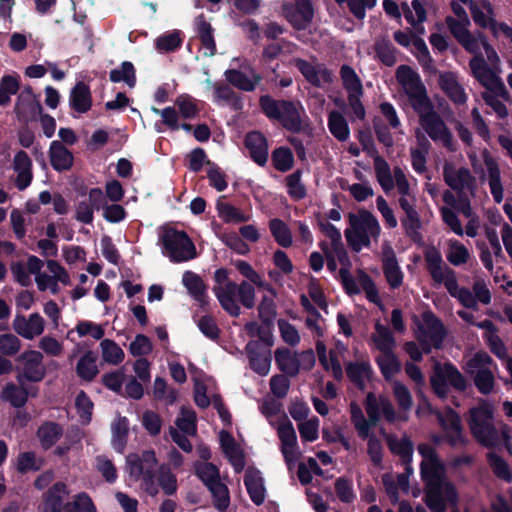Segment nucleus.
<instances>
[{"mask_svg":"<svg viewBox=\"0 0 512 512\" xmlns=\"http://www.w3.org/2000/svg\"><path fill=\"white\" fill-rule=\"evenodd\" d=\"M418 452L422 456L421 476L426 484V504L432 512H445L447 503H457L456 487L448 480L446 466L432 446L420 444Z\"/></svg>","mask_w":512,"mask_h":512,"instance_id":"obj_1","label":"nucleus"},{"mask_svg":"<svg viewBox=\"0 0 512 512\" xmlns=\"http://www.w3.org/2000/svg\"><path fill=\"white\" fill-rule=\"evenodd\" d=\"M261 412L270 419L275 426L280 440V451L284 457L289 470H292L301 457V451L297 441L295 429L284 413H281L279 421L273 422L272 417L278 415L280 406L274 401H267L262 404Z\"/></svg>","mask_w":512,"mask_h":512,"instance_id":"obj_2","label":"nucleus"},{"mask_svg":"<svg viewBox=\"0 0 512 512\" xmlns=\"http://www.w3.org/2000/svg\"><path fill=\"white\" fill-rule=\"evenodd\" d=\"M467 424L474 439L485 447L499 444L498 423L495 420V407L481 401L468 411Z\"/></svg>","mask_w":512,"mask_h":512,"instance_id":"obj_3","label":"nucleus"},{"mask_svg":"<svg viewBox=\"0 0 512 512\" xmlns=\"http://www.w3.org/2000/svg\"><path fill=\"white\" fill-rule=\"evenodd\" d=\"M381 227L377 218L367 210L350 214L349 227L345 230L348 245L355 252L368 248L371 241H378Z\"/></svg>","mask_w":512,"mask_h":512,"instance_id":"obj_4","label":"nucleus"},{"mask_svg":"<svg viewBox=\"0 0 512 512\" xmlns=\"http://www.w3.org/2000/svg\"><path fill=\"white\" fill-rule=\"evenodd\" d=\"M415 112L419 121V127L415 131H420L424 136L427 135L435 144L442 146L449 152L457 150V142L453 133L435 110L433 102Z\"/></svg>","mask_w":512,"mask_h":512,"instance_id":"obj_5","label":"nucleus"},{"mask_svg":"<svg viewBox=\"0 0 512 512\" xmlns=\"http://www.w3.org/2000/svg\"><path fill=\"white\" fill-rule=\"evenodd\" d=\"M157 458L153 450H144L141 454L131 453L126 457L125 471L135 482L140 481V487L151 496L158 494L154 470Z\"/></svg>","mask_w":512,"mask_h":512,"instance_id":"obj_6","label":"nucleus"},{"mask_svg":"<svg viewBox=\"0 0 512 512\" xmlns=\"http://www.w3.org/2000/svg\"><path fill=\"white\" fill-rule=\"evenodd\" d=\"M468 159L471 167L481 181L488 182L490 192L496 203H501L504 199V189L501 181L500 167L494 157L488 150L484 149L480 154L474 151L468 153Z\"/></svg>","mask_w":512,"mask_h":512,"instance_id":"obj_7","label":"nucleus"},{"mask_svg":"<svg viewBox=\"0 0 512 512\" xmlns=\"http://www.w3.org/2000/svg\"><path fill=\"white\" fill-rule=\"evenodd\" d=\"M396 80L414 111L432 102L420 75L410 66L400 65L396 70Z\"/></svg>","mask_w":512,"mask_h":512,"instance_id":"obj_8","label":"nucleus"},{"mask_svg":"<svg viewBox=\"0 0 512 512\" xmlns=\"http://www.w3.org/2000/svg\"><path fill=\"white\" fill-rule=\"evenodd\" d=\"M260 104L269 118L279 120L287 129L292 131L301 129L304 110L299 104L275 101L268 96L261 97Z\"/></svg>","mask_w":512,"mask_h":512,"instance_id":"obj_9","label":"nucleus"},{"mask_svg":"<svg viewBox=\"0 0 512 512\" xmlns=\"http://www.w3.org/2000/svg\"><path fill=\"white\" fill-rule=\"evenodd\" d=\"M466 372L473 377L477 389L482 394H489L495 385L494 370H497L493 359L484 351L475 353L465 364Z\"/></svg>","mask_w":512,"mask_h":512,"instance_id":"obj_10","label":"nucleus"},{"mask_svg":"<svg viewBox=\"0 0 512 512\" xmlns=\"http://www.w3.org/2000/svg\"><path fill=\"white\" fill-rule=\"evenodd\" d=\"M195 472L211 492L214 506L220 511L226 510L230 504L229 491L221 480L217 466L209 462L197 463Z\"/></svg>","mask_w":512,"mask_h":512,"instance_id":"obj_11","label":"nucleus"},{"mask_svg":"<svg viewBox=\"0 0 512 512\" xmlns=\"http://www.w3.org/2000/svg\"><path fill=\"white\" fill-rule=\"evenodd\" d=\"M469 68L472 76L492 93L501 96L507 100L509 93L499 77L500 68L488 65L482 56H474L469 61Z\"/></svg>","mask_w":512,"mask_h":512,"instance_id":"obj_12","label":"nucleus"},{"mask_svg":"<svg viewBox=\"0 0 512 512\" xmlns=\"http://www.w3.org/2000/svg\"><path fill=\"white\" fill-rule=\"evenodd\" d=\"M274 358L278 369L291 377L298 375L301 369L311 370L315 364L312 350L298 353L286 347H279L274 352Z\"/></svg>","mask_w":512,"mask_h":512,"instance_id":"obj_13","label":"nucleus"},{"mask_svg":"<svg viewBox=\"0 0 512 512\" xmlns=\"http://www.w3.org/2000/svg\"><path fill=\"white\" fill-rule=\"evenodd\" d=\"M430 381L433 391L441 399L448 396L449 386L459 391H463L466 388L464 376L451 363H436Z\"/></svg>","mask_w":512,"mask_h":512,"instance_id":"obj_14","label":"nucleus"},{"mask_svg":"<svg viewBox=\"0 0 512 512\" xmlns=\"http://www.w3.org/2000/svg\"><path fill=\"white\" fill-rule=\"evenodd\" d=\"M424 258L433 281L436 284H443L449 294L455 297L459 289L456 273L444 263L441 253L431 247L425 251Z\"/></svg>","mask_w":512,"mask_h":512,"instance_id":"obj_15","label":"nucleus"},{"mask_svg":"<svg viewBox=\"0 0 512 512\" xmlns=\"http://www.w3.org/2000/svg\"><path fill=\"white\" fill-rule=\"evenodd\" d=\"M161 239L164 254L174 262H185L196 256L194 244L183 231L166 229Z\"/></svg>","mask_w":512,"mask_h":512,"instance_id":"obj_16","label":"nucleus"},{"mask_svg":"<svg viewBox=\"0 0 512 512\" xmlns=\"http://www.w3.org/2000/svg\"><path fill=\"white\" fill-rule=\"evenodd\" d=\"M415 336L421 343L422 350L429 353L431 349L439 348L445 337V330L441 321L431 312H424L417 322Z\"/></svg>","mask_w":512,"mask_h":512,"instance_id":"obj_17","label":"nucleus"},{"mask_svg":"<svg viewBox=\"0 0 512 512\" xmlns=\"http://www.w3.org/2000/svg\"><path fill=\"white\" fill-rule=\"evenodd\" d=\"M43 354L37 350H28L17 358V381L24 386L26 382H39L46 374Z\"/></svg>","mask_w":512,"mask_h":512,"instance_id":"obj_18","label":"nucleus"},{"mask_svg":"<svg viewBox=\"0 0 512 512\" xmlns=\"http://www.w3.org/2000/svg\"><path fill=\"white\" fill-rule=\"evenodd\" d=\"M339 276L348 294H359L361 291H364L370 302L381 305V299L379 297L377 287L366 272L358 270L357 278L354 279L347 268H341Z\"/></svg>","mask_w":512,"mask_h":512,"instance_id":"obj_19","label":"nucleus"},{"mask_svg":"<svg viewBox=\"0 0 512 512\" xmlns=\"http://www.w3.org/2000/svg\"><path fill=\"white\" fill-rule=\"evenodd\" d=\"M443 180L447 186L457 192L475 193L476 178L472 172L454 162L445 161L443 164Z\"/></svg>","mask_w":512,"mask_h":512,"instance_id":"obj_20","label":"nucleus"},{"mask_svg":"<svg viewBox=\"0 0 512 512\" xmlns=\"http://www.w3.org/2000/svg\"><path fill=\"white\" fill-rule=\"evenodd\" d=\"M436 416L450 446L463 447L468 443V439L463 433L461 419L455 411L452 409H447L444 412L437 411Z\"/></svg>","mask_w":512,"mask_h":512,"instance_id":"obj_21","label":"nucleus"},{"mask_svg":"<svg viewBox=\"0 0 512 512\" xmlns=\"http://www.w3.org/2000/svg\"><path fill=\"white\" fill-rule=\"evenodd\" d=\"M455 298L466 308L477 310L478 302L483 305H489L492 300V295L487 282L483 278L478 277L475 278L473 282L472 291L464 287H459Z\"/></svg>","mask_w":512,"mask_h":512,"instance_id":"obj_22","label":"nucleus"},{"mask_svg":"<svg viewBox=\"0 0 512 512\" xmlns=\"http://www.w3.org/2000/svg\"><path fill=\"white\" fill-rule=\"evenodd\" d=\"M471 17L476 25L484 29H490L495 35H499V26L495 19L494 8L489 0H473L469 2Z\"/></svg>","mask_w":512,"mask_h":512,"instance_id":"obj_23","label":"nucleus"},{"mask_svg":"<svg viewBox=\"0 0 512 512\" xmlns=\"http://www.w3.org/2000/svg\"><path fill=\"white\" fill-rule=\"evenodd\" d=\"M284 16L298 30L310 26L314 17V9L310 0H295L294 4L284 6Z\"/></svg>","mask_w":512,"mask_h":512,"instance_id":"obj_24","label":"nucleus"},{"mask_svg":"<svg viewBox=\"0 0 512 512\" xmlns=\"http://www.w3.org/2000/svg\"><path fill=\"white\" fill-rule=\"evenodd\" d=\"M14 331L26 340H33L45 330V320L39 313L29 316L17 314L12 322Z\"/></svg>","mask_w":512,"mask_h":512,"instance_id":"obj_25","label":"nucleus"},{"mask_svg":"<svg viewBox=\"0 0 512 512\" xmlns=\"http://www.w3.org/2000/svg\"><path fill=\"white\" fill-rule=\"evenodd\" d=\"M438 85L443 91V93L455 105L466 104L468 100V95L457 73L452 71L439 73Z\"/></svg>","mask_w":512,"mask_h":512,"instance_id":"obj_26","label":"nucleus"},{"mask_svg":"<svg viewBox=\"0 0 512 512\" xmlns=\"http://www.w3.org/2000/svg\"><path fill=\"white\" fill-rule=\"evenodd\" d=\"M365 409L371 422V428L374 427L380 418V415L389 422L396 420V414L391 402L385 397H377L373 393H368L366 397Z\"/></svg>","mask_w":512,"mask_h":512,"instance_id":"obj_27","label":"nucleus"},{"mask_svg":"<svg viewBox=\"0 0 512 512\" xmlns=\"http://www.w3.org/2000/svg\"><path fill=\"white\" fill-rule=\"evenodd\" d=\"M293 64L314 86L321 87L332 82L331 72L322 64H312L300 58L294 59Z\"/></svg>","mask_w":512,"mask_h":512,"instance_id":"obj_28","label":"nucleus"},{"mask_svg":"<svg viewBox=\"0 0 512 512\" xmlns=\"http://www.w3.org/2000/svg\"><path fill=\"white\" fill-rule=\"evenodd\" d=\"M42 110V107L31 87H24L19 93L15 111L19 118L27 121L33 119Z\"/></svg>","mask_w":512,"mask_h":512,"instance_id":"obj_29","label":"nucleus"},{"mask_svg":"<svg viewBox=\"0 0 512 512\" xmlns=\"http://www.w3.org/2000/svg\"><path fill=\"white\" fill-rule=\"evenodd\" d=\"M383 272L390 288L396 289L403 283V273L393 249L389 245L383 247Z\"/></svg>","mask_w":512,"mask_h":512,"instance_id":"obj_30","label":"nucleus"},{"mask_svg":"<svg viewBox=\"0 0 512 512\" xmlns=\"http://www.w3.org/2000/svg\"><path fill=\"white\" fill-rule=\"evenodd\" d=\"M213 292L221 307L231 316L237 317L240 314V306L237 302V284L226 283L222 286H214Z\"/></svg>","mask_w":512,"mask_h":512,"instance_id":"obj_31","label":"nucleus"},{"mask_svg":"<svg viewBox=\"0 0 512 512\" xmlns=\"http://www.w3.org/2000/svg\"><path fill=\"white\" fill-rule=\"evenodd\" d=\"M394 178L399 197V205L406 212L416 210V197L410 191V185L404 171L400 167H394Z\"/></svg>","mask_w":512,"mask_h":512,"instance_id":"obj_32","label":"nucleus"},{"mask_svg":"<svg viewBox=\"0 0 512 512\" xmlns=\"http://www.w3.org/2000/svg\"><path fill=\"white\" fill-rule=\"evenodd\" d=\"M13 170L17 174L16 186L20 190L27 188L32 181V161L24 151H18L13 159Z\"/></svg>","mask_w":512,"mask_h":512,"instance_id":"obj_33","label":"nucleus"},{"mask_svg":"<svg viewBox=\"0 0 512 512\" xmlns=\"http://www.w3.org/2000/svg\"><path fill=\"white\" fill-rule=\"evenodd\" d=\"M385 492L393 504L399 502V493L409 489L408 475L406 473H386L382 476Z\"/></svg>","mask_w":512,"mask_h":512,"instance_id":"obj_34","label":"nucleus"},{"mask_svg":"<svg viewBox=\"0 0 512 512\" xmlns=\"http://www.w3.org/2000/svg\"><path fill=\"white\" fill-rule=\"evenodd\" d=\"M414 133L418 146L410 149L411 164L417 173L422 174L426 171L427 154L431 144L420 131Z\"/></svg>","mask_w":512,"mask_h":512,"instance_id":"obj_35","label":"nucleus"},{"mask_svg":"<svg viewBox=\"0 0 512 512\" xmlns=\"http://www.w3.org/2000/svg\"><path fill=\"white\" fill-rule=\"evenodd\" d=\"M245 143L254 161L259 165H264L268 158V145L265 137L259 132H251L247 134Z\"/></svg>","mask_w":512,"mask_h":512,"instance_id":"obj_36","label":"nucleus"},{"mask_svg":"<svg viewBox=\"0 0 512 512\" xmlns=\"http://www.w3.org/2000/svg\"><path fill=\"white\" fill-rule=\"evenodd\" d=\"M50 162L57 171L68 170L73 164L72 153L59 141H52L49 149Z\"/></svg>","mask_w":512,"mask_h":512,"instance_id":"obj_37","label":"nucleus"},{"mask_svg":"<svg viewBox=\"0 0 512 512\" xmlns=\"http://www.w3.org/2000/svg\"><path fill=\"white\" fill-rule=\"evenodd\" d=\"M259 288L263 291L261 301L258 305L259 316L263 321L269 322L276 316L275 299L277 297V293L267 282Z\"/></svg>","mask_w":512,"mask_h":512,"instance_id":"obj_38","label":"nucleus"},{"mask_svg":"<svg viewBox=\"0 0 512 512\" xmlns=\"http://www.w3.org/2000/svg\"><path fill=\"white\" fill-rule=\"evenodd\" d=\"M371 343L373 347L381 353L391 352L396 346L392 332L387 326L380 322H376L375 324V330L371 334Z\"/></svg>","mask_w":512,"mask_h":512,"instance_id":"obj_39","label":"nucleus"},{"mask_svg":"<svg viewBox=\"0 0 512 512\" xmlns=\"http://www.w3.org/2000/svg\"><path fill=\"white\" fill-rule=\"evenodd\" d=\"M244 481L252 501L257 505L262 504L265 499V488L260 472L248 469Z\"/></svg>","mask_w":512,"mask_h":512,"instance_id":"obj_40","label":"nucleus"},{"mask_svg":"<svg viewBox=\"0 0 512 512\" xmlns=\"http://www.w3.org/2000/svg\"><path fill=\"white\" fill-rule=\"evenodd\" d=\"M256 343L249 342L247 351L252 369L261 376H266L271 367V355L269 351H256Z\"/></svg>","mask_w":512,"mask_h":512,"instance_id":"obj_41","label":"nucleus"},{"mask_svg":"<svg viewBox=\"0 0 512 512\" xmlns=\"http://www.w3.org/2000/svg\"><path fill=\"white\" fill-rule=\"evenodd\" d=\"M226 79L235 87L238 89L244 90V91H252L255 89L256 85L260 82L261 77L255 73L254 71H250L249 75H246L245 73L231 69L227 70L226 73Z\"/></svg>","mask_w":512,"mask_h":512,"instance_id":"obj_42","label":"nucleus"},{"mask_svg":"<svg viewBox=\"0 0 512 512\" xmlns=\"http://www.w3.org/2000/svg\"><path fill=\"white\" fill-rule=\"evenodd\" d=\"M71 107L79 112H87L92 105L91 94L88 86L83 82H78L70 94Z\"/></svg>","mask_w":512,"mask_h":512,"instance_id":"obj_43","label":"nucleus"},{"mask_svg":"<svg viewBox=\"0 0 512 512\" xmlns=\"http://www.w3.org/2000/svg\"><path fill=\"white\" fill-rule=\"evenodd\" d=\"M346 372L355 384L363 388L365 382L370 379L371 365L366 359H357L355 362L347 363Z\"/></svg>","mask_w":512,"mask_h":512,"instance_id":"obj_44","label":"nucleus"},{"mask_svg":"<svg viewBox=\"0 0 512 512\" xmlns=\"http://www.w3.org/2000/svg\"><path fill=\"white\" fill-rule=\"evenodd\" d=\"M182 283L195 300L202 305L206 303V286L199 275L186 271L183 274Z\"/></svg>","mask_w":512,"mask_h":512,"instance_id":"obj_45","label":"nucleus"},{"mask_svg":"<svg viewBox=\"0 0 512 512\" xmlns=\"http://www.w3.org/2000/svg\"><path fill=\"white\" fill-rule=\"evenodd\" d=\"M446 258L453 266H461L466 264L470 259V251L468 248L457 240L450 239L447 241V249L445 251Z\"/></svg>","mask_w":512,"mask_h":512,"instance_id":"obj_46","label":"nucleus"},{"mask_svg":"<svg viewBox=\"0 0 512 512\" xmlns=\"http://www.w3.org/2000/svg\"><path fill=\"white\" fill-rule=\"evenodd\" d=\"M328 128L330 133L341 142L348 140L350 129L345 117L338 111H331L328 116Z\"/></svg>","mask_w":512,"mask_h":512,"instance_id":"obj_47","label":"nucleus"},{"mask_svg":"<svg viewBox=\"0 0 512 512\" xmlns=\"http://www.w3.org/2000/svg\"><path fill=\"white\" fill-rule=\"evenodd\" d=\"M374 168L377 180L384 191L388 192L396 187L394 172H391L388 163L382 157L374 158Z\"/></svg>","mask_w":512,"mask_h":512,"instance_id":"obj_48","label":"nucleus"},{"mask_svg":"<svg viewBox=\"0 0 512 512\" xmlns=\"http://www.w3.org/2000/svg\"><path fill=\"white\" fill-rule=\"evenodd\" d=\"M112 431V446L113 448L122 453L124 451L128 431H129V423L125 417H118L114 420L111 426Z\"/></svg>","mask_w":512,"mask_h":512,"instance_id":"obj_49","label":"nucleus"},{"mask_svg":"<svg viewBox=\"0 0 512 512\" xmlns=\"http://www.w3.org/2000/svg\"><path fill=\"white\" fill-rule=\"evenodd\" d=\"M100 350L102 360L111 365H119L125 358L123 349L111 339H102Z\"/></svg>","mask_w":512,"mask_h":512,"instance_id":"obj_50","label":"nucleus"},{"mask_svg":"<svg viewBox=\"0 0 512 512\" xmlns=\"http://www.w3.org/2000/svg\"><path fill=\"white\" fill-rule=\"evenodd\" d=\"M404 16L412 26L417 28L419 33L424 32L422 27H417L418 25L422 24L427 17L425 6L420 0H413L410 5L405 4Z\"/></svg>","mask_w":512,"mask_h":512,"instance_id":"obj_51","label":"nucleus"},{"mask_svg":"<svg viewBox=\"0 0 512 512\" xmlns=\"http://www.w3.org/2000/svg\"><path fill=\"white\" fill-rule=\"evenodd\" d=\"M77 375L86 381H91L98 374L96 356L92 351H87L79 359L76 365Z\"/></svg>","mask_w":512,"mask_h":512,"instance_id":"obj_52","label":"nucleus"},{"mask_svg":"<svg viewBox=\"0 0 512 512\" xmlns=\"http://www.w3.org/2000/svg\"><path fill=\"white\" fill-rule=\"evenodd\" d=\"M61 435V427L53 422H48L41 425L37 431L38 439L44 449H49L52 447L59 440Z\"/></svg>","mask_w":512,"mask_h":512,"instance_id":"obj_53","label":"nucleus"},{"mask_svg":"<svg viewBox=\"0 0 512 512\" xmlns=\"http://www.w3.org/2000/svg\"><path fill=\"white\" fill-rule=\"evenodd\" d=\"M376 361L379 365L382 375L386 380L392 379L397 373L400 372L401 364L393 351L381 353L376 358Z\"/></svg>","mask_w":512,"mask_h":512,"instance_id":"obj_54","label":"nucleus"},{"mask_svg":"<svg viewBox=\"0 0 512 512\" xmlns=\"http://www.w3.org/2000/svg\"><path fill=\"white\" fill-rule=\"evenodd\" d=\"M67 494L65 484L56 483L48 492L44 512H61L62 502Z\"/></svg>","mask_w":512,"mask_h":512,"instance_id":"obj_55","label":"nucleus"},{"mask_svg":"<svg viewBox=\"0 0 512 512\" xmlns=\"http://www.w3.org/2000/svg\"><path fill=\"white\" fill-rule=\"evenodd\" d=\"M269 229L275 241L282 247H290L292 245V234L289 227L278 218L271 219Z\"/></svg>","mask_w":512,"mask_h":512,"instance_id":"obj_56","label":"nucleus"},{"mask_svg":"<svg viewBox=\"0 0 512 512\" xmlns=\"http://www.w3.org/2000/svg\"><path fill=\"white\" fill-rule=\"evenodd\" d=\"M341 79L344 88L347 90L348 95H362L363 87L360 78L356 72L347 65H343L340 71Z\"/></svg>","mask_w":512,"mask_h":512,"instance_id":"obj_57","label":"nucleus"},{"mask_svg":"<svg viewBox=\"0 0 512 512\" xmlns=\"http://www.w3.org/2000/svg\"><path fill=\"white\" fill-rule=\"evenodd\" d=\"M157 486L161 487L166 495H173L176 493L178 484L175 474L172 473L170 467L166 464L159 466L157 471Z\"/></svg>","mask_w":512,"mask_h":512,"instance_id":"obj_58","label":"nucleus"},{"mask_svg":"<svg viewBox=\"0 0 512 512\" xmlns=\"http://www.w3.org/2000/svg\"><path fill=\"white\" fill-rule=\"evenodd\" d=\"M109 78L112 82H125L130 88L136 84L135 68L129 61H125L119 68L110 71Z\"/></svg>","mask_w":512,"mask_h":512,"instance_id":"obj_59","label":"nucleus"},{"mask_svg":"<svg viewBox=\"0 0 512 512\" xmlns=\"http://www.w3.org/2000/svg\"><path fill=\"white\" fill-rule=\"evenodd\" d=\"M351 421L354 428L361 439H366L369 436L371 430V422L365 418L360 406L352 402L350 405Z\"/></svg>","mask_w":512,"mask_h":512,"instance_id":"obj_60","label":"nucleus"},{"mask_svg":"<svg viewBox=\"0 0 512 512\" xmlns=\"http://www.w3.org/2000/svg\"><path fill=\"white\" fill-rule=\"evenodd\" d=\"M1 398L14 407H22L27 402L28 396L23 386L19 387L14 383H8L1 392Z\"/></svg>","mask_w":512,"mask_h":512,"instance_id":"obj_61","label":"nucleus"},{"mask_svg":"<svg viewBox=\"0 0 512 512\" xmlns=\"http://www.w3.org/2000/svg\"><path fill=\"white\" fill-rule=\"evenodd\" d=\"M217 208L219 217L227 223L248 222L251 219L250 214L244 213L228 203H219Z\"/></svg>","mask_w":512,"mask_h":512,"instance_id":"obj_62","label":"nucleus"},{"mask_svg":"<svg viewBox=\"0 0 512 512\" xmlns=\"http://www.w3.org/2000/svg\"><path fill=\"white\" fill-rule=\"evenodd\" d=\"M19 90L18 76L5 75L0 80V106H6L12 95Z\"/></svg>","mask_w":512,"mask_h":512,"instance_id":"obj_63","label":"nucleus"},{"mask_svg":"<svg viewBox=\"0 0 512 512\" xmlns=\"http://www.w3.org/2000/svg\"><path fill=\"white\" fill-rule=\"evenodd\" d=\"M175 424L186 435H195L197 430L195 412L189 408L182 407Z\"/></svg>","mask_w":512,"mask_h":512,"instance_id":"obj_64","label":"nucleus"}]
</instances>
